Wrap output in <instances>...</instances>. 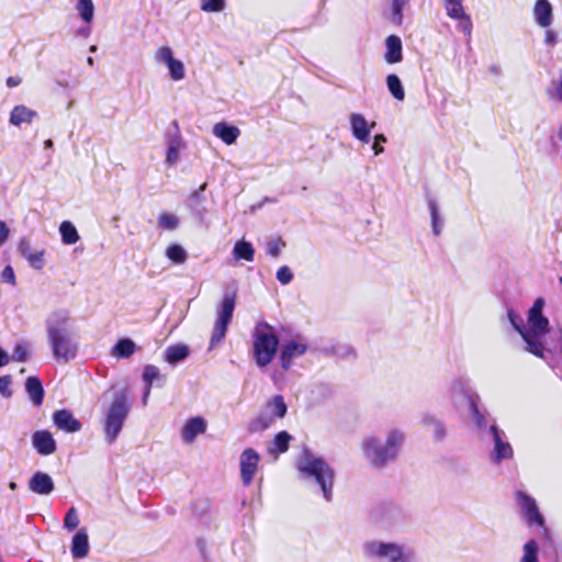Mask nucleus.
Returning a JSON list of instances; mask_svg holds the SVG:
<instances>
[{
    "label": "nucleus",
    "mask_w": 562,
    "mask_h": 562,
    "mask_svg": "<svg viewBox=\"0 0 562 562\" xmlns=\"http://www.w3.org/2000/svg\"><path fill=\"white\" fill-rule=\"evenodd\" d=\"M386 143V137L383 134H375L373 136L372 150L375 156L381 155L384 151L383 144Z\"/></svg>",
    "instance_id": "nucleus-48"
},
{
    "label": "nucleus",
    "mask_w": 562,
    "mask_h": 562,
    "mask_svg": "<svg viewBox=\"0 0 562 562\" xmlns=\"http://www.w3.org/2000/svg\"><path fill=\"white\" fill-rule=\"evenodd\" d=\"M44 147L45 148H52L53 147V140L52 139H46L44 142Z\"/></svg>",
    "instance_id": "nucleus-56"
},
{
    "label": "nucleus",
    "mask_w": 562,
    "mask_h": 562,
    "mask_svg": "<svg viewBox=\"0 0 562 562\" xmlns=\"http://www.w3.org/2000/svg\"><path fill=\"white\" fill-rule=\"evenodd\" d=\"M405 442V430L400 427H390L383 436L376 432L364 435L359 441V452L369 465L383 469L397 460Z\"/></svg>",
    "instance_id": "nucleus-1"
},
{
    "label": "nucleus",
    "mask_w": 562,
    "mask_h": 562,
    "mask_svg": "<svg viewBox=\"0 0 562 562\" xmlns=\"http://www.w3.org/2000/svg\"><path fill=\"white\" fill-rule=\"evenodd\" d=\"M128 412L130 406L126 395H116L105 413L104 432L105 439L109 443L114 442L121 432Z\"/></svg>",
    "instance_id": "nucleus-8"
},
{
    "label": "nucleus",
    "mask_w": 562,
    "mask_h": 562,
    "mask_svg": "<svg viewBox=\"0 0 562 562\" xmlns=\"http://www.w3.org/2000/svg\"><path fill=\"white\" fill-rule=\"evenodd\" d=\"M232 255L237 261L245 260L251 262L255 258V248L249 241L240 239L235 243Z\"/></svg>",
    "instance_id": "nucleus-27"
},
{
    "label": "nucleus",
    "mask_w": 562,
    "mask_h": 562,
    "mask_svg": "<svg viewBox=\"0 0 562 562\" xmlns=\"http://www.w3.org/2000/svg\"><path fill=\"white\" fill-rule=\"evenodd\" d=\"M279 349V338L274 327L268 323H258L252 330L251 353L256 366L260 369L268 367L276 358Z\"/></svg>",
    "instance_id": "nucleus-5"
},
{
    "label": "nucleus",
    "mask_w": 562,
    "mask_h": 562,
    "mask_svg": "<svg viewBox=\"0 0 562 562\" xmlns=\"http://www.w3.org/2000/svg\"><path fill=\"white\" fill-rule=\"evenodd\" d=\"M209 423L205 417L201 415L191 416L183 420L179 436L183 445H192L200 436H203L207 430Z\"/></svg>",
    "instance_id": "nucleus-11"
},
{
    "label": "nucleus",
    "mask_w": 562,
    "mask_h": 562,
    "mask_svg": "<svg viewBox=\"0 0 562 562\" xmlns=\"http://www.w3.org/2000/svg\"><path fill=\"white\" fill-rule=\"evenodd\" d=\"M10 362L9 353L0 347V368L7 366Z\"/></svg>",
    "instance_id": "nucleus-54"
},
{
    "label": "nucleus",
    "mask_w": 562,
    "mask_h": 562,
    "mask_svg": "<svg viewBox=\"0 0 562 562\" xmlns=\"http://www.w3.org/2000/svg\"><path fill=\"white\" fill-rule=\"evenodd\" d=\"M19 251L27 263L35 270H42L45 266V250L35 249L30 240L22 239L19 244Z\"/></svg>",
    "instance_id": "nucleus-17"
},
{
    "label": "nucleus",
    "mask_w": 562,
    "mask_h": 562,
    "mask_svg": "<svg viewBox=\"0 0 562 562\" xmlns=\"http://www.w3.org/2000/svg\"><path fill=\"white\" fill-rule=\"evenodd\" d=\"M307 344L303 339H292L284 342L280 349V364L284 371L289 370L293 361L307 351Z\"/></svg>",
    "instance_id": "nucleus-13"
},
{
    "label": "nucleus",
    "mask_w": 562,
    "mask_h": 562,
    "mask_svg": "<svg viewBox=\"0 0 562 562\" xmlns=\"http://www.w3.org/2000/svg\"><path fill=\"white\" fill-rule=\"evenodd\" d=\"M180 151H181V144L179 142H172L167 149L166 162L169 166L176 165L179 161Z\"/></svg>",
    "instance_id": "nucleus-42"
},
{
    "label": "nucleus",
    "mask_w": 562,
    "mask_h": 562,
    "mask_svg": "<svg viewBox=\"0 0 562 562\" xmlns=\"http://www.w3.org/2000/svg\"><path fill=\"white\" fill-rule=\"evenodd\" d=\"M386 52L384 54V59L387 64H396L400 63L403 58L402 56V41L396 35H390L385 41Z\"/></svg>",
    "instance_id": "nucleus-26"
},
{
    "label": "nucleus",
    "mask_w": 562,
    "mask_h": 562,
    "mask_svg": "<svg viewBox=\"0 0 562 562\" xmlns=\"http://www.w3.org/2000/svg\"><path fill=\"white\" fill-rule=\"evenodd\" d=\"M159 226L168 229L173 231L179 225V218L175 214L170 213H162L158 218Z\"/></svg>",
    "instance_id": "nucleus-43"
},
{
    "label": "nucleus",
    "mask_w": 562,
    "mask_h": 562,
    "mask_svg": "<svg viewBox=\"0 0 562 562\" xmlns=\"http://www.w3.org/2000/svg\"><path fill=\"white\" fill-rule=\"evenodd\" d=\"M80 524L79 513L76 507H70L64 518V528L68 531H74Z\"/></svg>",
    "instance_id": "nucleus-40"
},
{
    "label": "nucleus",
    "mask_w": 562,
    "mask_h": 562,
    "mask_svg": "<svg viewBox=\"0 0 562 562\" xmlns=\"http://www.w3.org/2000/svg\"><path fill=\"white\" fill-rule=\"evenodd\" d=\"M30 357V349L26 342H19L14 346L12 360L16 362H25Z\"/></svg>",
    "instance_id": "nucleus-41"
},
{
    "label": "nucleus",
    "mask_w": 562,
    "mask_h": 562,
    "mask_svg": "<svg viewBox=\"0 0 562 562\" xmlns=\"http://www.w3.org/2000/svg\"><path fill=\"white\" fill-rule=\"evenodd\" d=\"M87 63H88V65L92 66V65H93V58H92V57H89V58L87 59Z\"/></svg>",
    "instance_id": "nucleus-58"
},
{
    "label": "nucleus",
    "mask_w": 562,
    "mask_h": 562,
    "mask_svg": "<svg viewBox=\"0 0 562 562\" xmlns=\"http://www.w3.org/2000/svg\"><path fill=\"white\" fill-rule=\"evenodd\" d=\"M135 351L136 344L130 338H122L113 346L111 356L115 359L130 358Z\"/></svg>",
    "instance_id": "nucleus-30"
},
{
    "label": "nucleus",
    "mask_w": 562,
    "mask_h": 562,
    "mask_svg": "<svg viewBox=\"0 0 562 562\" xmlns=\"http://www.w3.org/2000/svg\"><path fill=\"white\" fill-rule=\"evenodd\" d=\"M297 470L303 480H313L318 484L327 501L331 498L334 471L324 459L312 453H304L297 461Z\"/></svg>",
    "instance_id": "nucleus-4"
},
{
    "label": "nucleus",
    "mask_w": 562,
    "mask_h": 562,
    "mask_svg": "<svg viewBox=\"0 0 562 562\" xmlns=\"http://www.w3.org/2000/svg\"><path fill=\"white\" fill-rule=\"evenodd\" d=\"M386 86L394 99L398 101L404 100L405 91L400 78L396 75L392 74L386 77Z\"/></svg>",
    "instance_id": "nucleus-39"
},
{
    "label": "nucleus",
    "mask_w": 562,
    "mask_h": 562,
    "mask_svg": "<svg viewBox=\"0 0 562 562\" xmlns=\"http://www.w3.org/2000/svg\"><path fill=\"white\" fill-rule=\"evenodd\" d=\"M288 412V405L282 395L271 396L263 405L260 413L252 418L249 429L252 432L263 431L282 419Z\"/></svg>",
    "instance_id": "nucleus-7"
},
{
    "label": "nucleus",
    "mask_w": 562,
    "mask_h": 562,
    "mask_svg": "<svg viewBox=\"0 0 562 562\" xmlns=\"http://www.w3.org/2000/svg\"><path fill=\"white\" fill-rule=\"evenodd\" d=\"M558 136L562 140V124H561V127H560V130L558 132Z\"/></svg>",
    "instance_id": "nucleus-59"
},
{
    "label": "nucleus",
    "mask_w": 562,
    "mask_h": 562,
    "mask_svg": "<svg viewBox=\"0 0 562 562\" xmlns=\"http://www.w3.org/2000/svg\"><path fill=\"white\" fill-rule=\"evenodd\" d=\"M11 382L10 375L0 376V394L3 397H10L12 395V391L10 389Z\"/></svg>",
    "instance_id": "nucleus-50"
},
{
    "label": "nucleus",
    "mask_w": 562,
    "mask_h": 562,
    "mask_svg": "<svg viewBox=\"0 0 562 562\" xmlns=\"http://www.w3.org/2000/svg\"><path fill=\"white\" fill-rule=\"evenodd\" d=\"M45 333L47 344L54 359L67 363L75 359L78 352L72 318L66 310L50 312L45 318Z\"/></svg>",
    "instance_id": "nucleus-2"
},
{
    "label": "nucleus",
    "mask_w": 562,
    "mask_h": 562,
    "mask_svg": "<svg viewBox=\"0 0 562 562\" xmlns=\"http://www.w3.org/2000/svg\"><path fill=\"white\" fill-rule=\"evenodd\" d=\"M531 15L533 22L541 29L551 27L553 23V5L549 0H536Z\"/></svg>",
    "instance_id": "nucleus-16"
},
{
    "label": "nucleus",
    "mask_w": 562,
    "mask_h": 562,
    "mask_svg": "<svg viewBox=\"0 0 562 562\" xmlns=\"http://www.w3.org/2000/svg\"><path fill=\"white\" fill-rule=\"evenodd\" d=\"M517 501L529 525L536 524L538 526H543L544 519L540 514L535 499L524 493H518Z\"/></svg>",
    "instance_id": "nucleus-18"
},
{
    "label": "nucleus",
    "mask_w": 562,
    "mask_h": 562,
    "mask_svg": "<svg viewBox=\"0 0 562 562\" xmlns=\"http://www.w3.org/2000/svg\"><path fill=\"white\" fill-rule=\"evenodd\" d=\"M544 306L546 301L543 297H538L533 302L528 312L527 328L517 325L514 313L508 312L509 321L526 342L527 351L539 358H543L544 347L542 337L549 331V319L542 314Z\"/></svg>",
    "instance_id": "nucleus-3"
},
{
    "label": "nucleus",
    "mask_w": 562,
    "mask_h": 562,
    "mask_svg": "<svg viewBox=\"0 0 562 562\" xmlns=\"http://www.w3.org/2000/svg\"><path fill=\"white\" fill-rule=\"evenodd\" d=\"M29 488L40 495H47L54 490L53 479L44 472H36L29 482Z\"/></svg>",
    "instance_id": "nucleus-23"
},
{
    "label": "nucleus",
    "mask_w": 562,
    "mask_h": 562,
    "mask_svg": "<svg viewBox=\"0 0 562 562\" xmlns=\"http://www.w3.org/2000/svg\"><path fill=\"white\" fill-rule=\"evenodd\" d=\"M277 279L281 284H289L293 279V274L289 267L284 266L279 268V270L277 271Z\"/></svg>",
    "instance_id": "nucleus-49"
},
{
    "label": "nucleus",
    "mask_w": 562,
    "mask_h": 562,
    "mask_svg": "<svg viewBox=\"0 0 562 562\" xmlns=\"http://www.w3.org/2000/svg\"><path fill=\"white\" fill-rule=\"evenodd\" d=\"M10 236V228L4 221L0 220V247L3 246Z\"/></svg>",
    "instance_id": "nucleus-52"
},
{
    "label": "nucleus",
    "mask_w": 562,
    "mask_h": 562,
    "mask_svg": "<svg viewBox=\"0 0 562 562\" xmlns=\"http://www.w3.org/2000/svg\"><path fill=\"white\" fill-rule=\"evenodd\" d=\"M165 255L170 261L177 265L183 263L188 258L186 249L178 244L169 245L165 250Z\"/></svg>",
    "instance_id": "nucleus-38"
},
{
    "label": "nucleus",
    "mask_w": 562,
    "mask_h": 562,
    "mask_svg": "<svg viewBox=\"0 0 562 562\" xmlns=\"http://www.w3.org/2000/svg\"><path fill=\"white\" fill-rule=\"evenodd\" d=\"M544 30V43L549 46H553L557 44V34L551 30V27L543 29Z\"/></svg>",
    "instance_id": "nucleus-53"
},
{
    "label": "nucleus",
    "mask_w": 562,
    "mask_h": 562,
    "mask_svg": "<svg viewBox=\"0 0 562 562\" xmlns=\"http://www.w3.org/2000/svg\"><path fill=\"white\" fill-rule=\"evenodd\" d=\"M7 85H8V87H16L18 85H20V79L14 78V77H9L7 79Z\"/></svg>",
    "instance_id": "nucleus-55"
},
{
    "label": "nucleus",
    "mask_w": 562,
    "mask_h": 562,
    "mask_svg": "<svg viewBox=\"0 0 562 562\" xmlns=\"http://www.w3.org/2000/svg\"><path fill=\"white\" fill-rule=\"evenodd\" d=\"M363 552L368 558L381 562H416V555L412 549L394 541H367L363 544Z\"/></svg>",
    "instance_id": "nucleus-6"
},
{
    "label": "nucleus",
    "mask_w": 562,
    "mask_h": 562,
    "mask_svg": "<svg viewBox=\"0 0 562 562\" xmlns=\"http://www.w3.org/2000/svg\"><path fill=\"white\" fill-rule=\"evenodd\" d=\"M292 439V436L286 431H280L278 432L273 440L271 441L270 446L268 447V451L270 453L279 454L283 453L289 449V443Z\"/></svg>",
    "instance_id": "nucleus-35"
},
{
    "label": "nucleus",
    "mask_w": 562,
    "mask_h": 562,
    "mask_svg": "<svg viewBox=\"0 0 562 562\" xmlns=\"http://www.w3.org/2000/svg\"><path fill=\"white\" fill-rule=\"evenodd\" d=\"M32 445L42 456H49L56 451V441L47 430H38L32 435Z\"/></svg>",
    "instance_id": "nucleus-20"
},
{
    "label": "nucleus",
    "mask_w": 562,
    "mask_h": 562,
    "mask_svg": "<svg viewBox=\"0 0 562 562\" xmlns=\"http://www.w3.org/2000/svg\"><path fill=\"white\" fill-rule=\"evenodd\" d=\"M225 8V0H202L201 9L205 12H221Z\"/></svg>",
    "instance_id": "nucleus-45"
},
{
    "label": "nucleus",
    "mask_w": 562,
    "mask_h": 562,
    "mask_svg": "<svg viewBox=\"0 0 562 562\" xmlns=\"http://www.w3.org/2000/svg\"><path fill=\"white\" fill-rule=\"evenodd\" d=\"M154 59L158 65L167 69L168 76L172 81H182L187 76L184 63L177 58L175 52L169 46H160L154 53Z\"/></svg>",
    "instance_id": "nucleus-9"
},
{
    "label": "nucleus",
    "mask_w": 562,
    "mask_h": 562,
    "mask_svg": "<svg viewBox=\"0 0 562 562\" xmlns=\"http://www.w3.org/2000/svg\"><path fill=\"white\" fill-rule=\"evenodd\" d=\"M285 244L280 238H274L268 241L267 244V254L271 257H278L281 250L284 248Z\"/></svg>",
    "instance_id": "nucleus-46"
},
{
    "label": "nucleus",
    "mask_w": 562,
    "mask_h": 562,
    "mask_svg": "<svg viewBox=\"0 0 562 562\" xmlns=\"http://www.w3.org/2000/svg\"><path fill=\"white\" fill-rule=\"evenodd\" d=\"M560 283L562 284V277L560 278Z\"/></svg>",
    "instance_id": "nucleus-61"
},
{
    "label": "nucleus",
    "mask_w": 562,
    "mask_h": 562,
    "mask_svg": "<svg viewBox=\"0 0 562 562\" xmlns=\"http://www.w3.org/2000/svg\"><path fill=\"white\" fill-rule=\"evenodd\" d=\"M37 116L38 113L34 109L25 104H15L9 113L8 121L10 126L20 128L23 125H32Z\"/></svg>",
    "instance_id": "nucleus-15"
},
{
    "label": "nucleus",
    "mask_w": 562,
    "mask_h": 562,
    "mask_svg": "<svg viewBox=\"0 0 562 562\" xmlns=\"http://www.w3.org/2000/svg\"><path fill=\"white\" fill-rule=\"evenodd\" d=\"M407 0H393L392 2V7H391V15H390V20L394 23V24H401L402 22V10H403V7L405 5Z\"/></svg>",
    "instance_id": "nucleus-44"
},
{
    "label": "nucleus",
    "mask_w": 562,
    "mask_h": 562,
    "mask_svg": "<svg viewBox=\"0 0 562 562\" xmlns=\"http://www.w3.org/2000/svg\"><path fill=\"white\" fill-rule=\"evenodd\" d=\"M446 10L450 18L460 20V24L465 32H470L471 21L463 11L461 0H446Z\"/></svg>",
    "instance_id": "nucleus-24"
},
{
    "label": "nucleus",
    "mask_w": 562,
    "mask_h": 562,
    "mask_svg": "<svg viewBox=\"0 0 562 562\" xmlns=\"http://www.w3.org/2000/svg\"><path fill=\"white\" fill-rule=\"evenodd\" d=\"M429 426L432 427L434 436L437 439L443 438V436L446 435V430L441 423H439L437 420H429Z\"/></svg>",
    "instance_id": "nucleus-51"
},
{
    "label": "nucleus",
    "mask_w": 562,
    "mask_h": 562,
    "mask_svg": "<svg viewBox=\"0 0 562 562\" xmlns=\"http://www.w3.org/2000/svg\"><path fill=\"white\" fill-rule=\"evenodd\" d=\"M234 308L235 296L232 294L225 295L221 303V307L217 312V318L214 324V329L210 342L212 348L224 339L227 326L233 317Z\"/></svg>",
    "instance_id": "nucleus-10"
},
{
    "label": "nucleus",
    "mask_w": 562,
    "mask_h": 562,
    "mask_svg": "<svg viewBox=\"0 0 562 562\" xmlns=\"http://www.w3.org/2000/svg\"><path fill=\"white\" fill-rule=\"evenodd\" d=\"M76 10L85 23L90 24L93 21L95 8L92 0H78Z\"/></svg>",
    "instance_id": "nucleus-36"
},
{
    "label": "nucleus",
    "mask_w": 562,
    "mask_h": 562,
    "mask_svg": "<svg viewBox=\"0 0 562 562\" xmlns=\"http://www.w3.org/2000/svg\"><path fill=\"white\" fill-rule=\"evenodd\" d=\"M10 488H11V490H14V488H15V483H13V482H12V483H10Z\"/></svg>",
    "instance_id": "nucleus-60"
},
{
    "label": "nucleus",
    "mask_w": 562,
    "mask_h": 562,
    "mask_svg": "<svg viewBox=\"0 0 562 562\" xmlns=\"http://www.w3.org/2000/svg\"><path fill=\"white\" fill-rule=\"evenodd\" d=\"M26 392L34 405L38 406L43 402V386L37 378L30 376L25 382Z\"/></svg>",
    "instance_id": "nucleus-34"
},
{
    "label": "nucleus",
    "mask_w": 562,
    "mask_h": 562,
    "mask_svg": "<svg viewBox=\"0 0 562 562\" xmlns=\"http://www.w3.org/2000/svg\"><path fill=\"white\" fill-rule=\"evenodd\" d=\"M58 232L60 234L61 243L64 245H67V246L75 245L80 239V235H79L76 226L70 221H63L59 224Z\"/></svg>",
    "instance_id": "nucleus-29"
},
{
    "label": "nucleus",
    "mask_w": 562,
    "mask_h": 562,
    "mask_svg": "<svg viewBox=\"0 0 562 562\" xmlns=\"http://www.w3.org/2000/svg\"><path fill=\"white\" fill-rule=\"evenodd\" d=\"M348 120L352 137L362 145L369 144L371 133L376 123L374 121H368L363 114L358 112L351 113Z\"/></svg>",
    "instance_id": "nucleus-12"
},
{
    "label": "nucleus",
    "mask_w": 562,
    "mask_h": 562,
    "mask_svg": "<svg viewBox=\"0 0 562 562\" xmlns=\"http://www.w3.org/2000/svg\"><path fill=\"white\" fill-rule=\"evenodd\" d=\"M53 422L58 429L66 432H77L81 429L80 422L66 409L55 412L53 415Z\"/></svg>",
    "instance_id": "nucleus-22"
},
{
    "label": "nucleus",
    "mask_w": 562,
    "mask_h": 562,
    "mask_svg": "<svg viewBox=\"0 0 562 562\" xmlns=\"http://www.w3.org/2000/svg\"><path fill=\"white\" fill-rule=\"evenodd\" d=\"M90 543L87 528L77 529L71 538L70 552L75 559H83L89 554Z\"/></svg>",
    "instance_id": "nucleus-19"
},
{
    "label": "nucleus",
    "mask_w": 562,
    "mask_h": 562,
    "mask_svg": "<svg viewBox=\"0 0 562 562\" xmlns=\"http://www.w3.org/2000/svg\"><path fill=\"white\" fill-rule=\"evenodd\" d=\"M491 432L493 434L495 442L494 458L498 461L509 459L513 454V450L509 443L502 441L498 430L495 426L491 427Z\"/></svg>",
    "instance_id": "nucleus-31"
},
{
    "label": "nucleus",
    "mask_w": 562,
    "mask_h": 562,
    "mask_svg": "<svg viewBox=\"0 0 562 562\" xmlns=\"http://www.w3.org/2000/svg\"><path fill=\"white\" fill-rule=\"evenodd\" d=\"M427 207L430 214L431 229L435 236H439L442 232L443 220L440 207L435 199L427 200Z\"/></svg>",
    "instance_id": "nucleus-28"
},
{
    "label": "nucleus",
    "mask_w": 562,
    "mask_h": 562,
    "mask_svg": "<svg viewBox=\"0 0 562 562\" xmlns=\"http://www.w3.org/2000/svg\"><path fill=\"white\" fill-rule=\"evenodd\" d=\"M188 356L189 347L184 344L169 346L165 351V360L170 364H175L179 361H182Z\"/></svg>",
    "instance_id": "nucleus-33"
},
{
    "label": "nucleus",
    "mask_w": 562,
    "mask_h": 562,
    "mask_svg": "<svg viewBox=\"0 0 562 562\" xmlns=\"http://www.w3.org/2000/svg\"><path fill=\"white\" fill-rule=\"evenodd\" d=\"M465 404L468 408V419L477 428H484L486 426L485 417L479 411L476 403L470 395H465Z\"/></svg>",
    "instance_id": "nucleus-32"
},
{
    "label": "nucleus",
    "mask_w": 562,
    "mask_h": 562,
    "mask_svg": "<svg viewBox=\"0 0 562 562\" xmlns=\"http://www.w3.org/2000/svg\"><path fill=\"white\" fill-rule=\"evenodd\" d=\"M260 456L254 449H245L239 458L240 477L245 485H249L258 470Z\"/></svg>",
    "instance_id": "nucleus-14"
},
{
    "label": "nucleus",
    "mask_w": 562,
    "mask_h": 562,
    "mask_svg": "<svg viewBox=\"0 0 562 562\" xmlns=\"http://www.w3.org/2000/svg\"><path fill=\"white\" fill-rule=\"evenodd\" d=\"M0 282L7 283L10 285H15V273L11 266L4 267V269L0 273Z\"/></svg>",
    "instance_id": "nucleus-47"
},
{
    "label": "nucleus",
    "mask_w": 562,
    "mask_h": 562,
    "mask_svg": "<svg viewBox=\"0 0 562 562\" xmlns=\"http://www.w3.org/2000/svg\"><path fill=\"white\" fill-rule=\"evenodd\" d=\"M519 562H540L539 544L536 540L530 539L522 546Z\"/></svg>",
    "instance_id": "nucleus-37"
},
{
    "label": "nucleus",
    "mask_w": 562,
    "mask_h": 562,
    "mask_svg": "<svg viewBox=\"0 0 562 562\" xmlns=\"http://www.w3.org/2000/svg\"><path fill=\"white\" fill-rule=\"evenodd\" d=\"M142 378L146 384L142 402L144 405H147L153 385L157 382H164L165 378L159 368L153 364L145 366Z\"/></svg>",
    "instance_id": "nucleus-21"
},
{
    "label": "nucleus",
    "mask_w": 562,
    "mask_h": 562,
    "mask_svg": "<svg viewBox=\"0 0 562 562\" xmlns=\"http://www.w3.org/2000/svg\"><path fill=\"white\" fill-rule=\"evenodd\" d=\"M213 134L222 139L226 145H233L239 137L240 130L236 126L228 125L225 122H220L213 126Z\"/></svg>",
    "instance_id": "nucleus-25"
},
{
    "label": "nucleus",
    "mask_w": 562,
    "mask_h": 562,
    "mask_svg": "<svg viewBox=\"0 0 562 562\" xmlns=\"http://www.w3.org/2000/svg\"><path fill=\"white\" fill-rule=\"evenodd\" d=\"M89 50H90L91 53H94V52L97 50V46H95V45H91V46H90V48H89Z\"/></svg>",
    "instance_id": "nucleus-57"
}]
</instances>
